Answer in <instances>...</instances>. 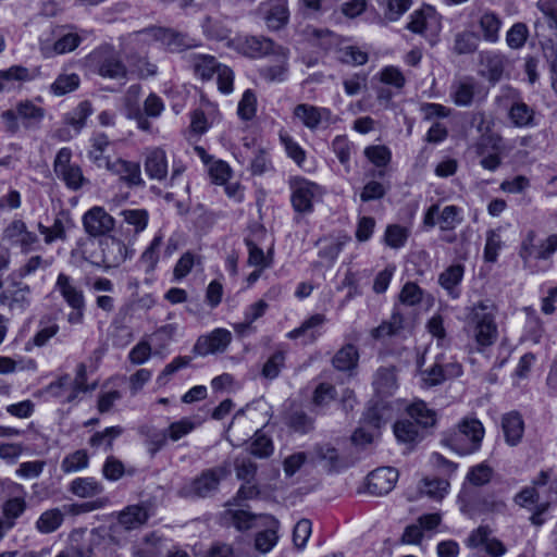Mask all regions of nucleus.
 I'll return each instance as SVG.
<instances>
[{"mask_svg": "<svg viewBox=\"0 0 557 557\" xmlns=\"http://www.w3.org/2000/svg\"><path fill=\"white\" fill-rule=\"evenodd\" d=\"M408 418L400 419L394 424L396 438L406 444L421 442L429 429L436 423V412L429 408L423 400H416L407 409Z\"/></svg>", "mask_w": 557, "mask_h": 557, "instance_id": "obj_1", "label": "nucleus"}, {"mask_svg": "<svg viewBox=\"0 0 557 557\" xmlns=\"http://www.w3.org/2000/svg\"><path fill=\"white\" fill-rule=\"evenodd\" d=\"M467 326L478 346L493 345L498 335L494 306L483 301L474 305L467 317Z\"/></svg>", "mask_w": 557, "mask_h": 557, "instance_id": "obj_2", "label": "nucleus"}, {"mask_svg": "<svg viewBox=\"0 0 557 557\" xmlns=\"http://www.w3.org/2000/svg\"><path fill=\"white\" fill-rule=\"evenodd\" d=\"M484 436V428L475 418H463L443 443L459 455H470L476 451Z\"/></svg>", "mask_w": 557, "mask_h": 557, "instance_id": "obj_3", "label": "nucleus"}, {"mask_svg": "<svg viewBox=\"0 0 557 557\" xmlns=\"http://www.w3.org/2000/svg\"><path fill=\"white\" fill-rule=\"evenodd\" d=\"M228 466H219L203 470L189 484L180 488L178 495L186 498H205L212 496L219 490L220 482L230 474Z\"/></svg>", "mask_w": 557, "mask_h": 557, "instance_id": "obj_4", "label": "nucleus"}, {"mask_svg": "<svg viewBox=\"0 0 557 557\" xmlns=\"http://www.w3.org/2000/svg\"><path fill=\"white\" fill-rule=\"evenodd\" d=\"M89 61L95 65L97 73L111 79H124L128 70L120 53L111 46H101L89 55Z\"/></svg>", "mask_w": 557, "mask_h": 557, "instance_id": "obj_5", "label": "nucleus"}, {"mask_svg": "<svg viewBox=\"0 0 557 557\" xmlns=\"http://www.w3.org/2000/svg\"><path fill=\"white\" fill-rule=\"evenodd\" d=\"M535 238V232L529 231L521 243L519 256L524 267L529 265L531 258L547 260L557 250V234L548 236L540 245L534 244Z\"/></svg>", "mask_w": 557, "mask_h": 557, "instance_id": "obj_6", "label": "nucleus"}, {"mask_svg": "<svg viewBox=\"0 0 557 557\" xmlns=\"http://www.w3.org/2000/svg\"><path fill=\"white\" fill-rule=\"evenodd\" d=\"M294 115L309 129L313 131L318 127H327L337 122L335 116L327 108L315 107L308 103L297 104L294 109Z\"/></svg>", "mask_w": 557, "mask_h": 557, "instance_id": "obj_7", "label": "nucleus"}, {"mask_svg": "<svg viewBox=\"0 0 557 557\" xmlns=\"http://www.w3.org/2000/svg\"><path fill=\"white\" fill-rule=\"evenodd\" d=\"M232 342V333L226 329H215L209 334L201 335L196 341L193 352L197 356H208L225 351Z\"/></svg>", "mask_w": 557, "mask_h": 557, "instance_id": "obj_8", "label": "nucleus"}, {"mask_svg": "<svg viewBox=\"0 0 557 557\" xmlns=\"http://www.w3.org/2000/svg\"><path fill=\"white\" fill-rule=\"evenodd\" d=\"M292 203L294 209L300 213H309L313 209L312 200L319 191V186L305 178L290 181Z\"/></svg>", "mask_w": 557, "mask_h": 557, "instance_id": "obj_9", "label": "nucleus"}, {"mask_svg": "<svg viewBox=\"0 0 557 557\" xmlns=\"http://www.w3.org/2000/svg\"><path fill=\"white\" fill-rule=\"evenodd\" d=\"M106 169L112 174L117 175L128 187L145 186V181L141 177L140 165L137 162L127 161L121 158L113 161L106 160Z\"/></svg>", "mask_w": 557, "mask_h": 557, "instance_id": "obj_10", "label": "nucleus"}, {"mask_svg": "<svg viewBox=\"0 0 557 557\" xmlns=\"http://www.w3.org/2000/svg\"><path fill=\"white\" fill-rule=\"evenodd\" d=\"M114 224V219L102 207H92L83 216L86 233L95 237L109 233Z\"/></svg>", "mask_w": 557, "mask_h": 557, "instance_id": "obj_11", "label": "nucleus"}, {"mask_svg": "<svg viewBox=\"0 0 557 557\" xmlns=\"http://www.w3.org/2000/svg\"><path fill=\"white\" fill-rule=\"evenodd\" d=\"M398 480V471L392 467H382L368 475V492L375 496L388 494Z\"/></svg>", "mask_w": 557, "mask_h": 557, "instance_id": "obj_12", "label": "nucleus"}, {"mask_svg": "<svg viewBox=\"0 0 557 557\" xmlns=\"http://www.w3.org/2000/svg\"><path fill=\"white\" fill-rule=\"evenodd\" d=\"M2 239L11 245L18 246L25 252L29 251L32 246L38 242L37 235L28 231L22 220H13L4 228Z\"/></svg>", "mask_w": 557, "mask_h": 557, "instance_id": "obj_13", "label": "nucleus"}, {"mask_svg": "<svg viewBox=\"0 0 557 557\" xmlns=\"http://www.w3.org/2000/svg\"><path fill=\"white\" fill-rule=\"evenodd\" d=\"M101 261L106 268H116L123 263L128 255L126 245L114 237H106L100 240Z\"/></svg>", "mask_w": 557, "mask_h": 557, "instance_id": "obj_14", "label": "nucleus"}, {"mask_svg": "<svg viewBox=\"0 0 557 557\" xmlns=\"http://www.w3.org/2000/svg\"><path fill=\"white\" fill-rule=\"evenodd\" d=\"M145 172L151 180L163 181L168 176V160L161 148H151L145 152Z\"/></svg>", "mask_w": 557, "mask_h": 557, "instance_id": "obj_15", "label": "nucleus"}, {"mask_svg": "<svg viewBox=\"0 0 557 557\" xmlns=\"http://www.w3.org/2000/svg\"><path fill=\"white\" fill-rule=\"evenodd\" d=\"M262 519L263 521L259 528H263V530L256 534L255 547L260 553L265 554L270 552L277 543V529L280 523L274 517L270 515L264 516Z\"/></svg>", "mask_w": 557, "mask_h": 557, "instance_id": "obj_16", "label": "nucleus"}, {"mask_svg": "<svg viewBox=\"0 0 557 557\" xmlns=\"http://www.w3.org/2000/svg\"><path fill=\"white\" fill-rule=\"evenodd\" d=\"M392 417L393 408L388 401L384 399H373L370 401L363 414V420L367 425L377 430L388 422Z\"/></svg>", "mask_w": 557, "mask_h": 557, "instance_id": "obj_17", "label": "nucleus"}, {"mask_svg": "<svg viewBox=\"0 0 557 557\" xmlns=\"http://www.w3.org/2000/svg\"><path fill=\"white\" fill-rule=\"evenodd\" d=\"M537 491H540V499L542 504L550 506L557 503V475L553 470H542L533 480Z\"/></svg>", "mask_w": 557, "mask_h": 557, "instance_id": "obj_18", "label": "nucleus"}, {"mask_svg": "<svg viewBox=\"0 0 557 557\" xmlns=\"http://www.w3.org/2000/svg\"><path fill=\"white\" fill-rule=\"evenodd\" d=\"M479 62L484 67L482 75L491 83L498 82L504 73L505 58L503 54L493 51H481Z\"/></svg>", "mask_w": 557, "mask_h": 557, "instance_id": "obj_19", "label": "nucleus"}, {"mask_svg": "<svg viewBox=\"0 0 557 557\" xmlns=\"http://www.w3.org/2000/svg\"><path fill=\"white\" fill-rule=\"evenodd\" d=\"M55 289L69 306L79 307L85 304V296L81 288L76 286L74 280L65 273H60L57 277Z\"/></svg>", "mask_w": 557, "mask_h": 557, "instance_id": "obj_20", "label": "nucleus"}, {"mask_svg": "<svg viewBox=\"0 0 557 557\" xmlns=\"http://www.w3.org/2000/svg\"><path fill=\"white\" fill-rule=\"evenodd\" d=\"M502 24V18L497 13L490 10L482 12L478 20L482 39L492 44L497 42Z\"/></svg>", "mask_w": 557, "mask_h": 557, "instance_id": "obj_21", "label": "nucleus"}, {"mask_svg": "<svg viewBox=\"0 0 557 557\" xmlns=\"http://www.w3.org/2000/svg\"><path fill=\"white\" fill-rule=\"evenodd\" d=\"M265 515H253L243 509H228L224 513V519L233 524L239 531H246L252 528H259Z\"/></svg>", "mask_w": 557, "mask_h": 557, "instance_id": "obj_22", "label": "nucleus"}, {"mask_svg": "<svg viewBox=\"0 0 557 557\" xmlns=\"http://www.w3.org/2000/svg\"><path fill=\"white\" fill-rule=\"evenodd\" d=\"M29 287L21 282H11L4 290L0 293V305L10 309L23 307L27 301Z\"/></svg>", "mask_w": 557, "mask_h": 557, "instance_id": "obj_23", "label": "nucleus"}, {"mask_svg": "<svg viewBox=\"0 0 557 557\" xmlns=\"http://www.w3.org/2000/svg\"><path fill=\"white\" fill-rule=\"evenodd\" d=\"M451 97L455 104L459 107H469L472 104L478 83L473 77H465L455 83L451 87Z\"/></svg>", "mask_w": 557, "mask_h": 557, "instance_id": "obj_24", "label": "nucleus"}, {"mask_svg": "<svg viewBox=\"0 0 557 557\" xmlns=\"http://www.w3.org/2000/svg\"><path fill=\"white\" fill-rule=\"evenodd\" d=\"M149 519L146 507L140 505H131L119 515V523L127 531L138 529Z\"/></svg>", "mask_w": 557, "mask_h": 557, "instance_id": "obj_25", "label": "nucleus"}, {"mask_svg": "<svg viewBox=\"0 0 557 557\" xmlns=\"http://www.w3.org/2000/svg\"><path fill=\"white\" fill-rule=\"evenodd\" d=\"M240 50L250 58H261L274 51V42L262 36H249L240 42Z\"/></svg>", "mask_w": 557, "mask_h": 557, "instance_id": "obj_26", "label": "nucleus"}, {"mask_svg": "<svg viewBox=\"0 0 557 557\" xmlns=\"http://www.w3.org/2000/svg\"><path fill=\"white\" fill-rule=\"evenodd\" d=\"M326 321L324 314L315 313L305 320L299 327L290 331L288 333V337L290 339H296L301 336L307 337V343H313L320 336V333L317 331L318 327L322 326Z\"/></svg>", "mask_w": 557, "mask_h": 557, "instance_id": "obj_27", "label": "nucleus"}, {"mask_svg": "<svg viewBox=\"0 0 557 557\" xmlns=\"http://www.w3.org/2000/svg\"><path fill=\"white\" fill-rule=\"evenodd\" d=\"M502 426L506 442L509 445H517L521 441L524 424L521 416L518 412H510L505 414L502 420Z\"/></svg>", "mask_w": 557, "mask_h": 557, "instance_id": "obj_28", "label": "nucleus"}, {"mask_svg": "<svg viewBox=\"0 0 557 557\" xmlns=\"http://www.w3.org/2000/svg\"><path fill=\"white\" fill-rule=\"evenodd\" d=\"M373 386L379 396L393 395L398 387L394 369L380 368L374 375Z\"/></svg>", "mask_w": 557, "mask_h": 557, "instance_id": "obj_29", "label": "nucleus"}, {"mask_svg": "<svg viewBox=\"0 0 557 557\" xmlns=\"http://www.w3.org/2000/svg\"><path fill=\"white\" fill-rule=\"evenodd\" d=\"M465 268L461 264H453L448 267L438 276L440 285L445 288L453 298L459 297L457 286L463 277Z\"/></svg>", "mask_w": 557, "mask_h": 557, "instance_id": "obj_30", "label": "nucleus"}, {"mask_svg": "<svg viewBox=\"0 0 557 557\" xmlns=\"http://www.w3.org/2000/svg\"><path fill=\"white\" fill-rule=\"evenodd\" d=\"M71 224L72 221L67 215L60 214L54 219V222L51 226H45L44 224L39 223L38 230L40 234L45 236V243L51 244L57 239L65 240V230Z\"/></svg>", "mask_w": 557, "mask_h": 557, "instance_id": "obj_31", "label": "nucleus"}, {"mask_svg": "<svg viewBox=\"0 0 557 557\" xmlns=\"http://www.w3.org/2000/svg\"><path fill=\"white\" fill-rule=\"evenodd\" d=\"M358 360V349L352 344H347L334 355L332 364L338 371H350L357 367Z\"/></svg>", "mask_w": 557, "mask_h": 557, "instance_id": "obj_32", "label": "nucleus"}, {"mask_svg": "<svg viewBox=\"0 0 557 557\" xmlns=\"http://www.w3.org/2000/svg\"><path fill=\"white\" fill-rule=\"evenodd\" d=\"M16 110L26 128L37 127L45 116V110L29 100L20 102Z\"/></svg>", "mask_w": 557, "mask_h": 557, "instance_id": "obj_33", "label": "nucleus"}, {"mask_svg": "<svg viewBox=\"0 0 557 557\" xmlns=\"http://www.w3.org/2000/svg\"><path fill=\"white\" fill-rule=\"evenodd\" d=\"M480 35L472 30H462L455 35L453 51L456 54H471L478 50Z\"/></svg>", "mask_w": 557, "mask_h": 557, "instance_id": "obj_34", "label": "nucleus"}, {"mask_svg": "<svg viewBox=\"0 0 557 557\" xmlns=\"http://www.w3.org/2000/svg\"><path fill=\"white\" fill-rule=\"evenodd\" d=\"M70 491L81 498H88L101 494L103 486L94 478H77L72 481Z\"/></svg>", "mask_w": 557, "mask_h": 557, "instance_id": "obj_35", "label": "nucleus"}, {"mask_svg": "<svg viewBox=\"0 0 557 557\" xmlns=\"http://www.w3.org/2000/svg\"><path fill=\"white\" fill-rule=\"evenodd\" d=\"M220 66L221 63L212 55L198 54L193 59L194 72L202 81H210Z\"/></svg>", "mask_w": 557, "mask_h": 557, "instance_id": "obj_36", "label": "nucleus"}, {"mask_svg": "<svg viewBox=\"0 0 557 557\" xmlns=\"http://www.w3.org/2000/svg\"><path fill=\"white\" fill-rule=\"evenodd\" d=\"M57 177L64 182L65 186L71 190H79L89 184V180L84 176L83 170L78 164L67 166L55 173Z\"/></svg>", "mask_w": 557, "mask_h": 557, "instance_id": "obj_37", "label": "nucleus"}, {"mask_svg": "<svg viewBox=\"0 0 557 557\" xmlns=\"http://www.w3.org/2000/svg\"><path fill=\"white\" fill-rule=\"evenodd\" d=\"M64 521V513L59 508L44 511L36 521V528L40 533L48 534L58 530Z\"/></svg>", "mask_w": 557, "mask_h": 557, "instance_id": "obj_38", "label": "nucleus"}, {"mask_svg": "<svg viewBox=\"0 0 557 557\" xmlns=\"http://www.w3.org/2000/svg\"><path fill=\"white\" fill-rule=\"evenodd\" d=\"M124 430L120 425L110 426L101 432H96L89 438V445L91 447L104 446V449L110 451L113 447V441L123 434Z\"/></svg>", "mask_w": 557, "mask_h": 557, "instance_id": "obj_39", "label": "nucleus"}, {"mask_svg": "<svg viewBox=\"0 0 557 557\" xmlns=\"http://www.w3.org/2000/svg\"><path fill=\"white\" fill-rule=\"evenodd\" d=\"M81 78L77 74H60L51 84L50 90L55 96H63L78 88Z\"/></svg>", "mask_w": 557, "mask_h": 557, "instance_id": "obj_40", "label": "nucleus"}, {"mask_svg": "<svg viewBox=\"0 0 557 557\" xmlns=\"http://www.w3.org/2000/svg\"><path fill=\"white\" fill-rule=\"evenodd\" d=\"M33 76L27 67L13 65L8 70L0 71V91L9 89V83L13 81H30Z\"/></svg>", "mask_w": 557, "mask_h": 557, "instance_id": "obj_41", "label": "nucleus"}, {"mask_svg": "<svg viewBox=\"0 0 557 557\" xmlns=\"http://www.w3.org/2000/svg\"><path fill=\"white\" fill-rule=\"evenodd\" d=\"M288 17L289 13L286 4L278 3L269 10L265 23L269 29L278 30L287 24Z\"/></svg>", "mask_w": 557, "mask_h": 557, "instance_id": "obj_42", "label": "nucleus"}, {"mask_svg": "<svg viewBox=\"0 0 557 557\" xmlns=\"http://www.w3.org/2000/svg\"><path fill=\"white\" fill-rule=\"evenodd\" d=\"M449 482L448 479H424L423 485L421 486V493H424L433 499H442L448 492Z\"/></svg>", "mask_w": 557, "mask_h": 557, "instance_id": "obj_43", "label": "nucleus"}, {"mask_svg": "<svg viewBox=\"0 0 557 557\" xmlns=\"http://www.w3.org/2000/svg\"><path fill=\"white\" fill-rule=\"evenodd\" d=\"M287 425L295 432L306 434L313 430L314 420L302 410H294L287 417Z\"/></svg>", "mask_w": 557, "mask_h": 557, "instance_id": "obj_44", "label": "nucleus"}, {"mask_svg": "<svg viewBox=\"0 0 557 557\" xmlns=\"http://www.w3.org/2000/svg\"><path fill=\"white\" fill-rule=\"evenodd\" d=\"M89 457L86 450L78 449L67 455L61 463V469L64 473L76 472L88 466Z\"/></svg>", "mask_w": 557, "mask_h": 557, "instance_id": "obj_45", "label": "nucleus"}, {"mask_svg": "<svg viewBox=\"0 0 557 557\" xmlns=\"http://www.w3.org/2000/svg\"><path fill=\"white\" fill-rule=\"evenodd\" d=\"M533 110L524 102H516L509 110V117L516 126H529L533 122Z\"/></svg>", "mask_w": 557, "mask_h": 557, "instance_id": "obj_46", "label": "nucleus"}, {"mask_svg": "<svg viewBox=\"0 0 557 557\" xmlns=\"http://www.w3.org/2000/svg\"><path fill=\"white\" fill-rule=\"evenodd\" d=\"M505 149L504 139L498 134L492 133V131L482 135L478 144L480 154L487 153L490 150L491 152L503 153Z\"/></svg>", "mask_w": 557, "mask_h": 557, "instance_id": "obj_47", "label": "nucleus"}, {"mask_svg": "<svg viewBox=\"0 0 557 557\" xmlns=\"http://www.w3.org/2000/svg\"><path fill=\"white\" fill-rule=\"evenodd\" d=\"M109 146V139L104 134H97L92 138L91 149L88 152V158L99 168L106 166V160H109L103 156L104 150Z\"/></svg>", "mask_w": 557, "mask_h": 557, "instance_id": "obj_48", "label": "nucleus"}, {"mask_svg": "<svg viewBox=\"0 0 557 557\" xmlns=\"http://www.w3.org/2000/svg\"><path fill=\"white\" fill-rule=\"evenodd\" d=\"M493 469L485 463H480L470 468L466 482L473 486H483L491 481Z\"/></svg>", "mask_w": 557, "mask_h": 557, "instance_id": "obj_49", "label": "nucleus"}, {"mask_svg": "<svg viewBox=\"0 0 557 557\" xmlns=\"http://www.w3.org/2000/svg\"><path fill=\"white\" fill-rule=\"evenodd\" d=\"M124 222L134 226L135 233L143 232L148 224V212L145 209H125L120 213Z\"/></svg>", "mask_w": 557, "mask_h": 557, "instance_id": "obj_50", "label": "nucleus"}, {"mask_svg": "<svg viewBox=\"0 0 557 557\" xmlns=\"http://www.w3.org/2000/svg\"><path fill=\"white\" fill-rule=\"evenodd\" d=\"M434 17V11L431 7L416 11L411 15V21L408 23L407 28L417 34H424L429 27L430 20Z\"/></svg>", "mask_w": 557, "mask_h": 557, "instance_id": "obj_51", "label": "nucleus"}, {"mask_svg": "<svg viewBox=\"0 0 557 557\" xmlns=\"http://www.w3.org/2000/svg\"><path fill=\"white\" fill-rule=\"evenodd\" d=\"M529 37V30L524 23H516L506 34V42L511 49H520Z\"/></svg>", "mask_w": 557, "mask_h": 557, "instance_id": "obj_52", "label": "nucleus"}, {"mask_svg": "<svg viewBox=\"0 0 557 557\" xmlns=\"http://www.w3.org/2000/svg\"><path fill=\"white\" fill-rule=\"evenodd\" d=\"M195 428L196 424L190 419L184 418L180 421L171 423L169 428L163 431V433L166 434V438H170L173 442H177L194 431Z\"/></svg>", "mask_w": 557, "mask_h": 557, "instance_id": "obj_53", "label": "nucleus"}, {"mask_svg": "<svg viewBox=\"0 0 557 557\" xmlns=\"http://www.w3.org/2000/svg\"><path fill=\"white\" fill-rule=\"evenodd\" d=\"M407 238L408 231L405 227L398 224L388 225L386 227L384 242L387 246L395 249L400 248L405 245Z\"/></svg>", "mask_w": 557, "mask_h": 557, "instance_id": "obj_54", "label": "nucleus"}, {"mask_svg": "<svg viewBox=\"0 0 557 557\" xmlns=\"http://www.w3.org/2000/svg\"><path fill=\"white\" fill-rule=\"evenodd\" d=\"M203 33L210 39L224 40L230 36V29L221 22L207 16L202 23Z\"/></svg>", "mask_w": 557, "mask_h": 557, "instance_id": "obj_55", "label": "nucleus"}, {"mask_svg": "<svg viewBox=\"0 0 557 557\" xmlns=\"http://www.w3.org/2000/svg\"><path fill=\"white\" fill-rule=\"evenodd\" d=\"M162 244V236H156L150 245L143 252L140 261L146 267V272L150 273L156 269L159 260L158 250Z\"/></svg>", "mask_w": 557, "mask_h": 557, "instance_id": "obj_56", "label": "nucleus"}, {"mask_svg": "<svg viewBox=\"0 0 557 557\" xmlns=\"http://www.w3.org/2000/svg\"><path fill=\"white\" fill-rule=\"evenodd\" d=\"M256 107L257 97L252 90L247 89L238 103L237 113L243 120H251L256 114Z\"/></svg>", "mask_w": 557, "mask_h": 557, "instance_id": "obj_57", "label": "nucleus"}, {"mask_svg": "<svg viewBox=\"0 0 557 557\" xmlns=\"http://www.w3.org/2000/svg\"><path fill=\"white\" fill-rule=\"evenodd\" d=\"M515 503L523 508L535 507L541 503L540 491L535 484L523 487L513 498Z\"/></svg>", "mask_w": 557, "mask_h": 557, "instance_id": "obj_58", "label": "nucleus"}, {"mask_svg": "<svg viewBox=\"0 0 557 557\" xmlns=\"http://www.w3.org/2000/svg\"><path fill=\"white\" fill-rule=\"evenodd\" d=\"M25 509L26 502L21 497L10 498L3 504V515L7 520H11L8 523V528H12L14 525V520L18 518Z\"/></svg>", "mask_w": 557, "mask_h": 557, "instance_id": "obj_59", "label": "nucleus"}, {"mask_svg": "<svg viewBox=\"0 0 557 557\" xmlns=\"http://www.w3.org/2000/svg\"><path fill=\"white\" fill-rule=\"evenodd\" d=\"M91 112L92 108L90 102L83 101L69 116L67 123L72 125L77 132H79L84 127L86 120L91 114Z\"/></svg>", "mask_w": 557, "mask_h": 557, "instance_id": "obj_60", "label": "nucleus"}, {"mask_svg": "<svg viewBox=\"0 0 557 557\" xmlns=\"http://www.w3.org/2000/svg\"><path fill=\"white\" fill-rule=\"evenodd\" d=\"M272 450V441L260 431L256 432L253 441L250 445V453L253 456L262 458L270 456Z\"/></svg>", "mask_w": 557, "mask_h": 557, "instance_id": "obj_61", "label": "nucleus"}, {"mask_svg": "<svg viewBox=\"0 0 557 557\" xmlns=\"http://www.w3.org/2000/svg\"><path fill=\"white\" fill-rule=\"evenodd\" d=\"M380 79L386 85L394 86L395 88H403L406 84V78L401 71L393 65L385 66L380 73Z\"/></svg>", "mask_w": 557, "mask_h": 557, "instance_id": "obj_62", "label": "nucleus"}, {"mask_svg": "<svg viewBox=\"0 0 557 557\" xmlns=\"http://www.w3.org/2000/svg\"><path fill=\"white\" fill-rule=\"evenodd\" d=\"M284 360L285 356L283 351L274 352L264 363L262 368V375L265 379H275L280 374L281 369L284 366Z\"/></svg>", "mask_w": 557, "mask_h": 557, "instance_id": "obj_63", "label": "nucleus"}, {"mask_svg": "<svg viewBox=\"0 0 557 557\" xmlns=\"http://www.w3.org/2000/svg\"><path fill=\"white\" fill-rule=\"evenodd\" d=\"M422 294V289L416 283L408 282L399 293V301L407 306H414L421 301Z\"/></svg>", "mask_w": 557, "mask_h": 557, "instance_id": "obj_64", "label": "nucleus"}]
</instances>
